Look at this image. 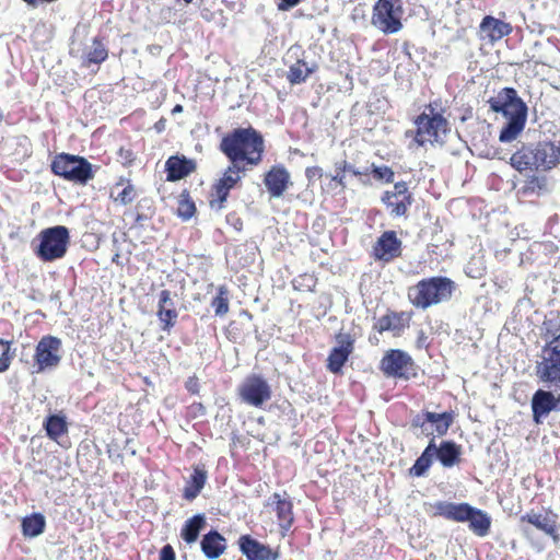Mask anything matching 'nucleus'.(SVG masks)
<instances>
[{"mask_svg":"<svg viewBox=\"0 0 560 560\" xmlns=\"http://www.w3.org/2000/svg\"><path fill=\"white\" fill-rule=\"evenodd\" d=\"M490 108L495 113H501L506 119L499 140L501 142H511L524 130L527 120V105L517 95L513 88H503L495 96L488 101Z\"/></svg>","mask_w":560,"mask_h":560,"instance_id":"nucleus-1","label":"nucleus"},{"mask_svg":"<svg viewBox=\"0 0 560 560\" xmlns=\"http://www.w3.org/2000/svg\"><path fill=\"white\" fill-rule=\"evenodd\" d=\"M221 152L231 163L245 161L258 165L262 159L265 142L262 136L253 127L237 128L224 136L220 143Z\"/></svg>","mask_w":560,"mask_h":560,"instance_id":"nucleus-2","label":"nucleus"},{"mask_svg":"<svg viewBox=\"0 0 560 560\" xmlns=\"http://www.w3.org/2000/svg\"><path fill=\"white\" fill-rule=\"evenodd\" d=\"M544 364L535 365L538 382L549 389H537L530 400L533 421L541 424L551 411H560V375L559 372H546Z\"/></svg>","mask_w":560,"mask_h":560,"instance_id":"nucleus-3","label":"nucleus"},{"mask_svg":"<svg viewBox=\"0 0 560 560\" xmlns=\"http://www.w3.org/2000/svg\"><path fill=\"white\" fill-rule=\"evenodd\" d=\"M560 161V144L552 141H539L523 145L510 158L511 165L518 172L549 171Z\"/></svg>","mask_w":560,"mask_h":560,"instance_id":"nucleus-4","label":"nucleus"},{"mask_svg":"<svg viewBox=\"0 0 560 560\" xmlns=\"http://www.w3.org/2000/svg\"><path fill=\"white\" fill-rule=\"evenodd\" d=\"M438 515L454 522H468L469 529L479 537L489 534L491 527V517L480 509L468 503H454L439 501L434 505Z\"/></svg>","mask_w":560,"mask_h":560,"instance_id":"nucleus-5","label":"nucleus"},{"mask_svg":"<svg viewBox=\"0 0 560 560\" xmlns=\"http://www.w3.org/2000/svg\"><path fill=\"white\" fill-rule=\"evenodd\" d=\"M455 290V282L447 277H431L420 280L409 289L408 298L417 308L427 310L448 301Z\"/></svg>","mask_w":560,"mask_h":560,"instance_id":"nucleus-6","label":"nucleus"},{"mask_svg":"<svg viewBox=\"0 0 560 560\" xmlns=\"http://www.w3.org/2000/svg\"><path fill=\"white\" fill-rule=\"evenodd\" d=\"M415 124L416 131L407 130L405 135L407 138L412 137L419 147H423L425 143L443 142V137L450 130L446 118L436 113L431 104L416 118Z\"/></svg>","mask_w":560,"mask_h":560,"instance_id":"nucleus-7","label":"nucleus"},{"mask_svg":"<svg viewBox=\"0 0 560 560\" xmlns=\"http://www.w3.org/2000/svg\"><path fill=\"white\" fill-rule=\"evenodd\" d=\"M38 238L39 243L35 254L43 261H54L62 258L70 244L69 230L63 225L44 229L38 234Z\"/></svg>","mask_w":560,"mask_h":560,"instance_id":"nucleus-8","label":"nucleus"},{"mask_svg":"<svg viewBox=\"0 0 560 560\" xmlns=\"http://www.w3.org/2000/svg\"><path fill=\"white\" fill-rule=\"evenodd\" d=\"M540 336L545 340L536 364H544L546 372L553 369L556 359H560V316L555 313L547 315L540 327Z\"/></svg>","mask_w":560,"mask_h":560,"instance_id":"nucleus-9","label":"nucleus"},{"mask_svg":"<svg viewBox=\"0 0 560 560\" xmlns=\"http://www.w3.org/2000/svg\"><path fill=\"white\" fill-rule=\"evenodd\" d=\"M51 171L55 175L78 184H86L93 178L91 163L82 156L68 153H60L54 158Z\"/></svg>","mask_w":560,"mask_h":560,"instance_id":"nucleus-10","label":"nucleus"},{"mask_svg":"<svg viewBox=\"0 0 560 560\" xmlns=\"http://www.w3.org/2000/svg\"><path fill=\"white\" fill-rule=\"evenodd\" d=\"M402 0H377L373 7L371 23L384 34H395L402 28Z\"/></svg>","mask_w":560,"mask_h":560,"instance_id":"nucleus-11","label":"nucleus"},{"mask_svg":"<svg viewBox=\"0 0 560 560\" xmlns=\"http://www.w3.org/2000/svg\"><path fill=\"white\" fill-rule=\"evenodd\" d=\"M61 346L58 337H42L35 349L33 373L39 374L56 369L61 361Z\"/></svg>","mask_w":560,"mask_h":560,"instance_id":"nucleus-12","label":"nucleus"},{"mask_svg":"<svg viewBox=\"0 0 560 560\" xmlns=\"http://www.w3.org/2000/svg\"><path fill=\"white\" fill-rule=\"evenodd\" d=\"M380 369L387 377L409 380L415 375L411 355L400 349L388 350L381 360Z\"/></svg>","mask_w":560,"mask_h":560,"instance_id":"nucleus-13","label":"nucleus"},{"mask_svg":"<svg viewBox=\"0 0 560 560\" xmlns=\"http://www.w3.org/2000/svg\"><path fill=\"white\" fill-rule=\"evenodd\" d=\"M382 203L386 207L388 213L393 218L406 217L408 209L415 199L408 189L406 182H397L393 190H386L381 197Z\"/></svg>","mask_w":560,"mask_h":560,"instance_id":"nucleus-14","label":"nucleus"},{"mask_svg":"<svg viewBox=\"0 0 560 560\" xmlns=\"http://www.w3.org/2000/svg\"><path fill=\"white\" fill-rule=\"evenodd\" d=\"M238 392L241 399L254 407H260L271 398L270 385L262 376L256 374L247 376Z\"/></svg>","mask_w":560,"mask_h":560,"instance_id":"nucleus-15","label":"nucleus"},{"mask_svg":"<svg viewBox=\"0 0 560 560\" xmlns=\"http://www.w3.org/2000/svg\"><path fill=\"white\" fill-rule=\"evenodd\" d=\"M242 172H245V167L241 166L238 163H231L225 170L223 176L213 186L217 200L211 201L212 208H214L215 205L219 209L223 207L230 190L241 180L240 174Z\"/></svg>","mask_w":560,"mask_h":560,"instance_id":"nucleus-16","label":"nucleus"},{"mask_svg":"<svg viewBox=\"0 0 560 560\" xmlns=\"http://www.w3.org/2000/svg\"><path fill=\"white\" fill-rule=\"evenodd\" d=\"M401 241L395 231L384 232L373 246L375 259L389 262L401 255Z\"/></svg>","mask_w":560,"mask_h":560,"instance_id":"nucleus-17","label":"nucleus"},{"mask_svg":"<svg viewBox=\"0 0 560 560\" xmlns=\"http://www.w3.org/2000/svg\"><path fill=\"white\" fill-rule=\"evenodd\" d=\"M264 184L272 198L281 197L289 186L292 185L290 173L282 164L271 166L265 174Z\"/></svg>","mask_w":560,"mask_h":560,"instance_id":"nucleus-18","label":"nucleus"},{"mask_svg":"<svg viewBox=\"0 0 560 560\" xmlns=\"http://www.w3.org/2000/svg\"><path fill=\"white\" fill-rule=\"evenodd\" d=\"M338 346L332 348L328 359L327 369L332 373H339L353 351V339L348 334H340L337 337Z\"/></svg>","mask_w":560,"mask_h":560,"instance_id":"nucleus-19","label":"nucleus"},{"mask_svg":"<svg viewBox=\"0 0 560 560\" xmlns=\"http://www.w3.org/2000/svg\"><path fill=\"white\" fill-rule=\"evenodd\" d=\"M241 552L247 560H277L278 553L272 549L253 538L250 535H242L238 538Z\"/></svg>","mask_w":560,"mask_h":560,"instance_id":"nucleus-20","label":"nucleus"},{"mask_svg":"<svg viewBox=\"0 0 560 560\" xmlns=\"http://www.w3.org/2000/svg\"><path fill=\"white\" fill-rule=\"evenodd\" d=\"M273 508L277 514L278 525L283 532H288L294 522L293 503L289 498H283L282 494L275 492L267 503Z\"/></svg>","mask_w":560,"mask_h":560,"instance_id":"nucleus-21","label":"nucleus"},{"mask_svg":"<svg viewBox=\"0 0 560 560\" xmlns=\"http://www.w3.org/2000/svg\"><path fill=\"white\" fill-rule=\"evenodd\" d=\"M480 33L483 38H488L491 43L502 39L512 33V26L502 20L487 15L482 19L480 25Z\"/></svg>","mask_w":560,"mask_h":560,"instance_id":"nucleus-22","label":"nucleus"},{"mask_svg":"<svg viewBox=\"0 0 560 560\" xmlns=\"http://www.w3.org/2000/svg\"><path fill=\"white\" fill-rule=\"evenodd\" d=\"M453 419L454 418L452 412L436 413L425 411L422 413V416H417L413 419L412 424L415 427H421L424 429L425 422H429L434 425V431L436 432V434L439 436H442L447 433L450 427L453 423Z\"/></svg>","mask_w":560,"mask_h":560,"instance_id":"nucleus-23","label":"nucleus"},{"mask_svg":"<svg viewBox=\"0 0 560 560\" xmlns=\"http://www.w3.org/2000/svg\"><path fill=\"white\" fill-rule=\"evenodd\" d=\"M156 315L163 324V330H170L175 325L178 313L168 290H162L159 294Z\"/></svg>","mask_w":560,"mask_h":560,"instance_id":"nucleus-24","label":"nucleus"},{"mask_svg":"<svg viewBox=\"0 0 560 560\" xmlns=\"http://www.w3.org/2000/svg\"><path fill=\"white\" fill-rule=\"evenodd\" d=\"M165 168L167 180L176 182L192 173L196 168V163L185 156L173 155L167 159Z\"/></svg>","mask_w":560,"mask_h":560,"instance_id":"nucleus-25","label":"nucleus"},{"mask_svg":"<svg viewBox=\"0 0 560 560\" xmlns=\"http://www.w3.org/2000/svg\"><path fill=\"white\" fill-rule=\"evenodd\" d=\"M200 547L208 559L214 560L226 550V539L218 530L212 529L203 535Z\"/></svg>","mask_w":560,"mask_h":560,"instance_id":"nucleus-26","label":"nucleus"},{"mask_svg":"<svg viewBox=\"0 0 560 560\" xmlns=\"http://www.w3.org/2000/svg\"><path fill=\"white\" fill-rule=\"evenodd\" d=\"M208 479V472L202 465H197L194 467V471L190 475L189 479L186 481V485L183 490L184 499L188 501L195 500L201 490L203 489Z\"/></svg>","mask_w":560,"mask_h":560,"instance_id":"nucleus-27","label":"nucleus"},{"mask_svg":"<svg viewBox=\"0 0 560 560\" xmlns=\"http://www.w3.org/2000/svg\"><path fill=\"white\" fill-rule=\"evenodd\" d=\"M521 522H527L528 524L535 526L537 529L544 532L546 535L551 536L555 541L559 539V535L557 534L556 521L552 520L547 514H540L532 511L529 513L522 515Z\"/></svg>","mask_w":560,"mask_h":560,"instance_id":"nucleus-28","label":"nucleus"},{"mask_svg":"<svg viewBox=\"0 0 560 560\" xmlns=\"http://www.w3.org/2000/svg\"><path fill=\"white\" fill-rule=\"evenodd\" d=\"M460 454V445L456 444L454 441H442L441 444L436 446L434 457L439 459L442 466L453 467L459 463Z\"/></svg>","mask_w":560,"mask_h":560,"instance_id":"nucleus-29","label":"nucleus"},{"mask_svg":"<svg viewBox=\"0 0 560 560\" xmlns=\"http://www.w3.org/2000/svg\"><path fill=\"white\" fill-rule=\"evenodd\" d=\"M407 326L402 313L390 312L378 319L373 325V329L380 334L393 331L399 334Z\"/></svg>","mask_w":560,"mask_h":560,"instance_id":"nucleus-30","label":"nucleus"},{"mask_svg":"<svg viewBox=\"0 0 560 560\" xmlns=\"http://www.w3.org/2000/svg\"><path fill=\"white\" fill-rule=\"evenodd\" d=\"M206 524L207 521L205 514L200 513L194 515L185 522L180 530V537L189 545L196 542Z\"/></svg>","mask_w":560,"mask_h":560,"instance_id":"nucleus-31","label":"nucleus"},{"mask_svg":"<svg viewBox=\"0 0 560 560\" xmlns=\"http://www.w3.org/2000/svg\"><path fill=\"white\" fill-rule=\"evenodd\" d=\"M44 429L47 436L52 441H58L60 436L68 432V423L65 415H49L44 422Z\"/></svg>","mask_w":560,"mask_h":560,"instance_id":"nucleus-32","label":"nucleus"},{"mask_svg":"<svg viewBox=\"0 0 560 560\" xmlns=\"http://www.w3.org/2000/svg\"><path fill=\"white\" fill-rule=\"evenodd\" d=\"M435 453L436 445L434 439H432L422 454L416 459L413 466L410 468V474L416 477L423 476L430 468Z\"/></svg>","mask_w":560,"mask_h":560,"instance_id":"nucleus-33","label":"nucleus"},{"mask_svg":"<svg viewBox=\"0 0 560 560\" xmlns=\"http://www.w3.org/2000/svg\"><path fill=\"white\" fill-rule=\"evenodd\" d=\"M21 526L23 536L30 538L37 537L44 533L46 520L43 514L33 513L23 517Z\"/></svg>","mask_w":560,"mask_h":560,"instance_id":"nucleus-34","label":"nucleus"},{"mask_svg":"<svg viewBox=\"0 0 560 560\" xmlns=\"http://www.w3.org/2000/svg\"><path fill=\"white\" fill-rule=\"evenodd\" d=\"M317 69L315 63L308 65L304 60H298L288 71L287 79L291 84H300Z\"/></svg>","mask_w":560,"mask_h":560,"instance_id":"nucleus-35","label":"nucleus"},{"mask_svg":"<svg viewBox=\"0 0 560 560\" xmlns=\"http://www.w3.org/2000/svg\"><path fill=\"white\" fill-rule=\"evenodd\" d=\"M336 174L331 176V180L336 182L341 187H346V175L347 172L354 176H360L362 172L354 165L348 163L346 160H341L335 163Z\"/></svg>","mask_w":560,"mask_h":560,"instance_id":"nucleus-36","label":"nucleus"},{"mask_svg":"<svg viewBox=\"0 0 560 560\" xmlns=\"http://www.w3.org/2000/svg\"><path fill=\"white\" fill-rule=\"evenodd\" d=\"M108 57V51L106 46L97 38L95 37L92 43V47L86 54L85 63H95L100 65L103 61H105Z\"/></svg>","mask_w":560,"mask_h":560,"instance_id":"nucleus-37","label":"nucleus"},{"mask_svg":"<svg viewBox=\"0 0 560 560\" xmlns=\"http://www.w3.org/2000/svg\"><path fill=\"white\" fill-rule=\"evenodd\" d=\"M211 306L215 315L220 317L229 312V290L224 285L218 288V293L212 299Z\"/></svg>","mask_w":560,"mask_h":560,"instance_id":"nucleus-38","label":"nucleus"},{"mask_svg":"<svg viewBox=\"0 0 560 560\" xmlns=\"http://www.w3.org/2000/svg\"><path fill=\"white\" fill-rule=\"evenodd\" d=\"M195 212V202L189 197V194L187 191H184L180 195V199L178 201L177 215L184 221H188L194 217Z\"/></svg>","mask_w":560,"mask_h":560,"instance_id":"nucleus-39","label":"nucleus"},{"mask_svg":"<svg viewBox=\"0 0 560 560\" xmlns=\"http://www.w3.org/2000/svg\"><path fill=\"white\" fill-rule=\"evenodd\" d=\"M15 355V349H12V342L0 339V373L9 370Z\"/></svg>","mask_w":560,"mask_h":560,"instance_id":"nucleus-40","label":"nucleus"},{"mask_svg":"<svg viewBox=\"0 0 560 560\" xmlns=\"http://www.w3.org/2000/svg\"><path fill=\"white\" fill-rule=\"evenodd\" d=\"M136 198V190L132 184L128 183L118 194L114 197L116 202L120 205H128Z\"/></svg>","mask_w":560,"mask_h":560,"instance_id":"nucleus-41","label":"nucleus"},{"mask_svg":"<svg viewBox=\"0 0 560 560\" xmlns=\"http://www.w3.org/2000/svg\"><path fill=\"white\" fill-rule=\"evenodd\" d=\"M373 176L376 179L384 180L385 183H393L395 174L393 170L386 165L374 166L372 170Z\"/></svg>","mask_w":560,"mask_h":560,"instance_id":"nucleus-42","label":"nucleus"},{"mask_svg":"<svg viewBox=\"0 0 560 560\" xmlns=\"http://www.w3.org/2000/svg\"><path fill=\"white\" fill-rule=\"evenodd\" d=\"M546 187V179L544 177L533 176L524 186L525 192L539 194Z\"/></svg>","mask_w":560,"mask_h":560,"instance_id":"nucleus-43","label":"nucleus"},{"mask_svg":"<svg viewBox=\"0 0 560 560\" xmlns=\"http://www.w3.org/2000/svg\"><path fill=\"white\" fill-rule=\"evenodd\" d=\"M465 272L468 277H470L472 279H479L485 273V267L481 265L476 266V262L472 260V261H469L468 265L466 266Z\"/></svg>","mask_w":560,"mask_h":560,"instance_id":"nucleus-44","label":"nucleus"},{"mask_svg":"<svg viewBox=\"0 0 560 560\" xmlns=\"http://www.w3.org/2000/svg\"><path fill=\"white\" fill-rule=\"evenodd\" d=\"M185 388L191 395H198L200 392V383L196 375L189 376L185 382Z\"/></svg>","mask_w":560,"mask_h":560,"instance_id":"nucleus-45","label":"nucleus"},{"mask_svg":"<svg viewBox=\"0 0 560 560\" xmlns=\"http://www.w3.org/2000/svg\"><path fill=\"white\" fill-rule=\"evenodd\" d=\"M307 180L314 182L323 176V170L319 166H311L305 170Z\"/></svg>","mask_w":560,"mask_h":560,"instance_id":"nucleus-46","label":"nucleus"},{"mask_svg":"<svg viewBox=\"0 0 560 560\" xmlns=\"http://www.w3.org/2000/svg\"><path fill=\"white\" fill-rule=\"evenodd\" d=\"M302 0H277V9L279 11H289L296 7Z\"/></svg>","mask_w":560,"mask_h":560,"instance_id":"nucleus-47","label":"nucleus"},{"mask_svg":"<svg viewBox=\"0 0 560 560\" xmlns=\"http://www.w3.org/2000/svg\"><path fill=\"white\" fill-rule=\"evenodd\" d=\"M160 560H175V551L171 545H165L160 551Z\"/></svg>","mask_w":560,"mask_h":560,"instance_id":"nucleus-48","label":"nucleus"},{"mask_svg":"<svg viewBox=\"0 0 560 560\" xmlns=\"http://www.w3.org/2000/svg\"><path fill=\"white\" fill-rule=\"evenodd\" d=\"M301 281H306V287L310 290L312 289V287L315 285V280L313 279V277H311L308 275H303V276H300L299 278L293 280V285H294L295 289H298L299 284H302Z\"/></svg>","mask_w":560,"mask_h":560,"instance_id":"nucleus-49","label":"nucleus"},{"mask_svg":"<svg viewBox=\"0 0 560 560\" xmlns=\"http://www.w3.org/2000/svg\"><path fill=\"white\" fill-rule=\"evenodd\" d=\"M242 225H243L242 221H241L238 218H235V222L233 223V226H234L237 231H240V230H242Z\"/></svg>","mask_w":560,"mask_h":560,"instance_id":"nucleus-50","label":"nucleus"},{"mask_svg":"<svg viewBox=\"0 0 560 560\" xmlns=\"http://www.w3.org/2000/svg\"><path fill=\"white\" fill-rule=\"evenodd\" d=\"M558 371L559 372V375H560V359H556V362H555V365H553V369L551 372H556Z\"/></svg>","mask_w":560,"mask_h":560,"instance_id":"nucleus-51","label":"nucleus"},{"mask_svg":"<svg viewBox=\"0 0 560 560\" xmlns=\"http://www.w3.org/2000/svg\"><path fill=\"white\" fill-rule=\"evenodd\" d=\"M182 112H183V106L179 104L175 105L174 108L172 109L173 114L182 113Z\"/></svg>","mask_w":560,"mask_h":560,"instance_id":"nucleus-52","label":"nucleus"},{"mask_svg":"<svg viewBox=\"0 0 560 560\" xmlns=\"http://www.w3.org/2000/svg\"><path fill=\"white\" fill-rule=\"evenodd\" d=\"M144 219H147V217H145V215H143V214H137V219H136V220H137V222H140V221H142V220H144Z\"/></svg>","mask_w":560,"mask_h":560,"instance_id":"nucleus-53","label":"nucleus"},{"mask_svg":"<svg viewBox=\"0 0 560 560\" xmlns=\"http://www.w3.org/2000/svg\"><path fill=\"white\" fill-rule=\"evenodd\" d=\"M203 406L201 404H198L197 410H202Z\"/></svg>","mask_w":560,"mask_h":560,"instance_id":"nucleus-54","label":"nucleus"},{"mask_svg":"<svg viewBox=\"0 0 560 560\" xmlns=\"http://www.w3.org/2000/svg\"><path fill=\"white\" fill-rule=\"evenodd\" d=\"M523 532L525 535H529V530L527 528H524Z\"/></svg>","mask_w":560,"mask_h":560,"instance_id":"nucleus-55","label":"nucleus"},{"mask_svg":"<svg viewBox=\"0 0 560 560\" xmlns=\"http://www.w3.org/2000/svg\"><path fill=\"white\" fill-rule=\"evenodd\" d=\"M185 3H191L194 0H183Z\"/></svg>","mask_w":560,"mask_h":560,"instance_id":"nucleus-56","label":"nucleus"},{"mask_svg":"<svg viewBox=\"0 0 560 560\" xmlns=\"http://www.w3.org/2000/svg\"><path fill=\"white\" fill-rule=\"evenodd\" d=\"M3 119V113L0 110V121Z\"/></svg>","mask_w":560,"mask_h":560,"instance_id":"nucleus-57","label":"nucleus"},{"mask_svg":"<svg viewBox=\"0 0 560 560\" xmlns=\"http://www.w3.org/2000/svg\"><path fill=\"white\" fill-rule=\"evenodd\" d=\"M301 283H302V284H299V285H298V288H299L300 285H306V281H301Z\"/></svg>","mask_w":560,"mask_h":560,"instance_id":"nucleus-58","label":"nucleus"}]
</instances>
